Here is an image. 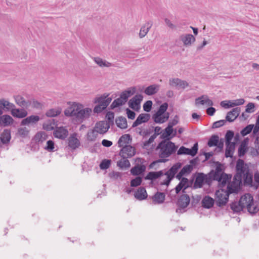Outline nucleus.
I'll return each instance as SVG.
<instances>
[{"label": "nucleus", "instance_id": "nucleus-62", "mask_svg": "<svg viewBox=\"0 0 259 259\" xmlns=\"http://www.w3.org/2000/svg\"><path fill=\"white\" fill-rule=\"evenodd\" d=\"M18 133L21 136L25 137L28 135L29 130L25 127H20L18 129Z\"/></svg>", "mask_w": 259, "mask_h": 259}, {"label": "nucleus", "instance_id": "nucleus-5", "mask_svg": "<svg viewBox=\"0 0 259 259\" xmlns=\"http://www.w3.org/2000/svg\"><path fill=\"white\" fill-rule=\"evenodd\" d=\"M239 202L243 208H246L250 213H255L259 210L258 207L254 204L252 196L249 193L241 196Z\"/></svg>", "mask_w": 259, "mask_h": 259}, {"label": "nucleus", "instance_id": "nucleus-44", "mask_svg": "<svg viewBox=\"0 0 259 259\" xmlns=\"http://www.w3.org/2000/svg\"><path fill=\"white\" fill-rule=\"evenodd\" d=\"M174 128L170 126L167 125L162 133L161 136L163 139H167L169 141V139H171L170 137L172 136Z\"/></svg>", "mask_w": 259, "mask_h": 259}, {"label": "nucleus", "instance_id": "nucleus-61", "mask_svg": "<svg viewBox=\"0 0 259 259\" xmlns=\"http://www.w3.org/2000/svg\"><path fill=\"white\" fill-rule=\"evenodd\" d=\"M234 137V133L232 131H228L226 134V143H231V140Z\"/></svg>", "mask_w": 259, "mask_h": 259}, {"label": "nucleus", "instance_id": "nucleus-1", "mask_svg": "<svg viewBox=\"0 0 259 259\" xmlns=\"http://www.w3.org/2000/svg\"><path fill=\"white\" fill-rule=\"evenodd\" d=\"M236 174L234 176L232 183L239 188L242 180L246 185H251L252 183V174L248 165L244 161L239 159L236 163Z\"/></svg>", "mask_w": 259, "mask_h": 259}, {"label": "nucleus", "instance_id": "nucleus-15", "mask_svg": "<svg viewBox=\"0 0 259 259\" xmlns=\"http://www.w3.org/2000/svg\"><path fill=\"white\" fill-rule=\"evenodd\" d=\"M53 135L55 138L64 140L68 136V131L65 127H56L54 131Z\"/></svg>", "mask_w": 259, "mask_h": 259}, {"label": "nucleus", "instance_id": "nucleus-21", "mask_svg": "<svg viewBox=\"0 0 259 259\" xmlns=\"http://www.w3.org/2000/svg\"><path fill=\"white\" fill-rule=\"evenodd\" d=\"M76 134H73L68 138V146L72 149H75L80 145V142Z\"/></svg>", "mask_w": 259, "mask_h": 259}, {"label": "nucleus", "instance_id": "nucleus-28", "mask_svg": "<svg viewBox=\"0 0 259 259\" xmlns=\"http://www.w3.org/2000/svg\"><path fill=\"white\" fill-rule=\"evenodd\" d=\"M169 118V113H166L165 114H155L153 116L154 121L157 123H163L166 121Z\"/></svg>", "mask_w": 259, "mask_h": 259}, {"label": "nucleus", "instance_id": "nucleus-14", "mask_svg": "<svg viewBox=\"0 0 259 259\" xmlns=\"http://www.w3.org/2000/svg\"><path fill=\"white\" fill-rule=\"evenodd\" d=\"M169 85L176 87L178 89H185L189 86V83L185 80L179 78H171L169 81Z\"/></svg>", "mask_w": 259, "mask_h": 259}, {"label": "nucleus", "instance_id": "nucleus-13", "mask_svg": "<svg viewBox=\"0 0 259 259\" xmlns=\"http://www.w3.org/2000/svg\"><path fill=\"white\" fill-rule=\"evenodd\" d=\"M135 154V148L131 145H125L122 147L120 152V156L124 158H127L133 156Z\"/></svg>", "mask_w": 259, "mask_h": 259}, {"label": "nucleus", "instance_id": "nucleus-30", "mask_svg": "<svg viewBox=\"0 0 259 259\" xmlns=\"http://www.w3.org/2000/svg\"><path fill=\"white\" fill-rule=\"evenodd\" d=\"M193 169V166L191 165H186L184 166L176 176L177 179L181 180L183 176L186 174H190Z\"/></svg>", "mask_w": 259, "mask_h": 259}, {"label": "nucleus", "instance_id": "nucleus-8", "mask_svg": "<svg viewBox=\"0 0 259 259\" xmlns=\"http://www.w3.org/2000/svg\"><path fill=\"white\" fill-rule=\"evenodd\" d=\"M198 149V144L195 143L191 149L187 148L184 146H182L178 150V155H189L194 156L197 153Z\"/></svg>", "mask_w": 259, "mask_h": 259}, {"label": "nucleus", "instance_id": "nucleus-36", "mask_svg": "<svg viewBox=\"0 0 259 259\" xmlns=\"http://www.w3.org/2000/svg\"><path fill=\"white\" fill-rule=\"evenodd\" d=\"M48 138V135L44 132H40L37 133L35 137L34 140L36 143L37 144H41L43 143L45 141L47 140Z\"/></svg>", "mask_w": 259, "mask_h": 259}, {"label": "nucleus", "instance_id": "nucleus-10", "mask_svg": "<svg viewBox=\"0 0 259 259\" xmlns=\"http://www.w3.org/2000/svg\"><path fill=\"white\" fill-rule=\"evenodd\" d=\"M245 102L243 99H239L234 100L223 101L221 102V105L224 108L227 109L236 106L243 105Z\"/></svg>", "mask_w": 259, "mask_h": 259}, {"label": "nucleus", "instance_id": "nucleus-63", "mask_svg": "<svg viewBox=\"0 0 259 259\" xmlns=\"http://www.w3.org/2000/svg\"><path fill=\"white\" fill-rule=\"evenodd\" d=\"M156 138V135H153L151 136L147 141H145L143 142V147L147 148L153 142L154 139Z\"/></svg>", "mask_w": 259, "mask_h": 259}, {"label": "nucleus", "instance_id": "nucleus-57", "mask_svg": "<svg viewBox=\"0 0 259 259\" xmlns=\"http://www.w3.org/2000/svg\"><path fill=\"white\" fill-rule=\"evenodd\" d=\"M111 164V160L104 159L102 161L100 164V167L101 169H106L108 168Z\"/></svg>", "mask_w": 259, "mask_h": 259}, {"label": "nucleus", "instance_id": "nucleus-22", "mask_svg": "<svg viewBox=\"0 0 259 259\" xmlns=\"http://www.w3.org/2000/svg\"><path fill=\"white\" fill-rule=\"evenodd\" d=\"M15 107V105L8 101L2 99H0V109H4L6 111H11Z\"/></svg>", "mask_w": 259, "mask_h": 259}, {"label": "nucleus", "instance_id": "nucleus-49", "mask_svg": "<svg viewBox=\"0 0 259 259\" xmlns=\"http://www.w3.org/2000/svg\"><path fill=\"white\" fill-rule=\"evenodd\" d=\"M44 148L45 150L50 152H54L57 150L55 146V143L52 140H48L47 142L46 146Z\"/></svg>", "mask_w": 259, "mask_h": 259}, {"label": "nucleus", "instance_id": "nucleus-26", "mask_svg": "<svg viewBox=\"0 0 259 259\" xmlns=\"http://www.w3.org/2000/svg\"><path fill=\"white\" fill-rule=\"evenodd\" d=\"M11 114L14 117L22 118L27 116V112L24 109H16L14 107L11 112Z\"/></svg>", "mask_w": 259, "mask_h": 259}, {"label": "nucleus", "instance_id": "nucleus-9", "mask_svg": "<svg viewBox=\"0 0 259 259\" xmlns=\"http://www.w3.org/2000/svg\"><path fill=\"white\" fill-rule=\"evenodd\" d=\"M143 100L141 95H136L130 100L128 104L129 107L135 111H138L140 108V104Z\"/></svg>", "mask_w": 259, "mask_h": 259}, {"label": "nucleus", "instance_id": "nucleus-4", "mask_svg": "<svg viewBox=\"0 0 259 259\" xmlns=\"http://www.w3.org/2000/svg\"><path fill=\"white\" fill-rule=\"evenodd\" d=\"M157 148L159 149V156L162 158L159 160L158 161L164 162L167 161V159L164 158L169 157L175 153L177 147L171 141H162L159 144Z\"/></svg>", "mask_w": 259, "mask_h": 259}, {"label": "nucleus", "instance_id": "nucleus-42", "mask_svg": "<svg viewBox=\"0 0 259 259\" xmlns=\"http://www.w3.org/2000/svg\"><path fill=\"white\" fill-rule=\"evenodd\" d=\"M108 94H104L102 96L99 97H97L94 99V103H98L99 105H100L102 107L106 109L108 106L106 105V103L105 101V98H106L108 97Z\"/></svg>", "mask_w": 259, "mask_h": 259}, {"label": "nucleus", "instance_id": "nucleus-25", "mask_svg": "<svg viewBox=\"0 0 259 259\" xmlns=\"http://www.w3.org/2000/svg\"><path fill=\"white\" fill-rule=\"evenodd\" d=\"M14 99L16 104L20 107L27 108L30 106L29 101H25L24 98L20 95L15 96Z\"/></svg>", "mask_w": 259, "mask_h": 259}, {"label": "nucleus", "instance_id": "nucleus-23", "mask_svg": "<svg viewBox=\"0 0 259 259\" xmlns=\"http://www.w3.org/2000/svg\"><path fill=\"white\" fill-rule=\"evenodd\" d=\"M189 196L186 194L182 195L178 200L179 205L182 208H186L190 203Z\"/></svg>", "mask_w": 259, "mask_h": 259}, {"label": "nucleus", "instance_id": "nucleus-29", "mask_svg": "<svg viewBox=\"0 0 259 259\" xmlns=\"http://www.w3.org/2000/svg\"><path fill=\"white\" fill-rule=\"evenodd\" d=\"M134 196L136 199L142 200L147 198V194L144 187H140L135 192Z\"/></svg>", "mask_w": 259, "mask_h": 259}, {"label": "nucleus", "instance_id": "nucleus-2", "mask_svg": "<svg viewBox=\"0 0 259 259\" xmlns=\"http://www.w3.org/2000/svg\"><path fill=\"white\" fill-rule=\"evenodd\" d=\"M92 113L91 108H83V105L80 103H74L72 106L65 110V115L71 116L77 122L81 123L90 117Z\"/></svg>", "mask_w": 259, "mask_h": 259}, {"label": "nucleus", "instance_id": "nucleus-56", "mask_svg": "<svg viewBox=\"0 0 259 259\" xmlns=\"http://www.w3.org/2000/svg\"><path fill=\"white\" fill-rule=\"evenodd\" d=\"M168 108V104L164 103L161 105L159 107V109L155 114H165V113Z\"/></svg>", "mask_w": 259, "mask_h": 259}, {"label": "nucleus", "instance_id": "nucleus-24", "mask_svg": "<svg viewBox=\"0 0 259 259\" xmlns=\"http://www.w3.org/2000/svg\"><path fill=\"white\" fill-rule=\"evenodd\" d=\"M13 118L9 115H4L0 116V125L7 126L13 122Z\"/></svg>", "mask_w": 259, "mask_h": 259}, {"label": "nucleus", "instance_id": "nucleus-12", "mask_svg": "<svg viewBox=\"0 0 259 259\" xmlns=\"http://www.w3.org/2000/svg\"><path fill=\"white\" fill-rule=\"evenodd\" d=\"M181 167L180 163H177L174 165L166 173V181L164 182L162 184L168 185L171 179L174 177L175 175L178 172L179 169Z\"/></svg>", "mask_w": 259, "mask_h": 259}, {"label": "nucleus", "instance_id": "nucleus-60", "mask_svg": "<svg viewBox=\"0 0 259 259\" xmlns=\"http://www.w3.org/2000/svg\"><path fill=\"white\" fill-rule=\"evenodd\" d=\"M136 133L142 136H146L148 134V130L143 127H138L136 129Z\"/></svg>", "mask_w": 259, "mask_h": 259}, {"label": "nucleus", "instance_id": "nucleus-51", "mask_svg": "<svg viewBox=\"0 0 259 259\" xmlns=\"http://www.w3.org/2000/svg\"><path fill=\"white\" fill-rule=\"evenodd\" d=\"M117 165L121 168H128L130 166V162L126 158H124L117 162Z\"/></svg>", "mask_w": 259, "mask_h": 259}, {"label": "nucleus", "instance_id": "nucleus-33", "mask_svg": "<svg viewBox=\"0 0 259 259\" xmlns=\"http://www.w3.org/2000/svg\"><path fill=\"white\" fill-rule=\"evenodd\" d=\"M132 140L131 138V136L128 134H125L122 135L118 140V144L119 146L120 147H122L127 145V144H128Z\"/></svg>", "mask_w": 259, "mask_h": 259}, {"label": "nucleus", "instance_id": "nucleus-50", "mask_svg": "<svg viewBox=\"0 0 259 259\" xmlns=\"http://www.w3.org/2000/svg\"><path fill=\"white\" fill-rule=\"evenodd\" d=\"M219 137L217 135H212L209 139L207 145L209 147L216 146L219 143Z\"/></svg>", "mask_w": 259, "mask_h": 259}, {"label": "nucleus", "instance_id": "nucleus-55", "mask_svg": "<svg viewBox=\"0 0 259 259\" xmlns=\"http://www.w3.org/2000/svg\"><path fill=\"white\" fill-rule=\"evenodd\" d=\"M231 208L235 212H238L242 211L243 208L240 205V202H234L232 203L231 205Z\"/></svg>", "mask_w": 259, "mask_h": 259}, {"label": "nucleus", "instance_id": "nucleus-32", "mask_svg": "<svg viewBox=\"0 0 259 259\" xmlns=\"http://www.w3.org/2000/svg\"><path fill=\"white\" fill-rule=\"evenodd\" d=\"M99 135H101L100 134L98 133V132L94 127L93 129L88 131L87 133V139L89 141L93 142L99 138Z\"/></svg>", "mask_w": 259, "mask_h": 259}, {"label": "nucleus", "instance_id": "nucleus-6", "mask_svg": "<svg viewBox=\"0 0 259 259\" xmlns=\"http://www.w3.org/2000/svg\"><path fill=\"white\" fill-rule=\"evenodd\" d=\"M231 178V176L222 172L221 170H219L218 168H217V171L214 174L213 178V180L218 181L219 185L222 188L225 186L227 183L229 184L231 182H229Z\"/></svg>", "mask_w": 259, "mask_h": 259}, {"label": "nucleus", "instance_id": "nucleus-35", "mask_svg": "<svg viewBox=\"0 0 259 259\" xmlns=\"http://www.w3.org/2000/svg\"><path fill=\"white\" fill-rule=\"evenodd\" d=\"M115 123L117 126L121 129H125L127 127V120L124 117H118L116 119Z\"/></svg>", "mask_w": 259, "mask_h": 259}, {"label": "nucleus", "instance_id": "nucleus-40", "mask_svg": "<svg viewBox=\"0 0 259 259\" xmlns=\"http://www.w3.org/2000/svg\"><path fill=\"white\" fill-rule=\"evenodd\" d=\"M11 134L9 130H5L0 138V143H2L4 144L8 143L11 139Z\"/></svg>", "mask_w": 259, "mask_h": 259}, {"label": "nucleus", "instance_id": "nucleus-20", "mask_svg": "<svg viewBox=\"0 0 259 259\" xmlns=\"http://www.w3.org/2000/svg\"><path fill=\"white\" fill-rule=\"evenodd\" d=\"M241 111V109L239 107H236L232 109V111L228 112L226 119L229 122H232L235 120L239 116Z\"/></svg>", "mask_w": 259, "mask_h": 259}, {"label": "nucleus", "instance_id": "nucleus-34", "mask_svg": "<svg viewBox=\"0 0 259 259\" xmlns=\"http://www.w3.org/2000/svg\"><path fill=\"white\" fill-rule=\"evenodd\" d=\"M159 86L157 84H152L147 87L144 91L145 94L147 95H153L156 94L159 90Z\"/></svg>", "mask_w": 259, "mask_h": 259}, {"label": "nucleus", "instance_id": "nucleus-64", "mask_svg": "<svg viewBox=\"0 0 259 259\" xmlns=\"http://www.w3.org/2000/svg\"><path fill=\"white\" fill-rule=\"evenodd\" d=\"M246 152V148L244 145L242 144L239 148L238 154L240 157L243 156Z\"/></svg>", "mask_w": 259, "mask_h": 259}, {"label": "nucleus", "instance_id": "nucleus-27", "mask_svg": "<svg viewBox=\"0 0 259 259\" xmlns=\"http://www.w3.org/2000/svg\"><path fill=\"white\" fill-rule=\"evenodd\" d=\"M136 88L135 87L131 88L128 89L127 90L123 91L120 97L124 102H126L128 98L134 95L136 92Z\"/></svg>", "mask_w": 259, "mask_h": 259}, {"label": "nucleus", "instance_id": "nucleus-48", "mask_svg": "<svg viewBox=\"0 0 259 259\" xmlns=\"http://www.w3.org/2000/svg\"><path fill=\"white\" fill-rule=\"evenodd\" d=\"M61 109L59 107L51 109L47 111L46 115L48 117H55L59 115L61 113Z\"/></svg>", "mask_w": 259, "mask_h": 259}, {"label": "nucleus", "instance_id": "nucleus-37", "mask_svg": "<svg viewBox=\"0 0 259 259\" xmlns=\"http://www.w3.org/2000/svg\"><path fill=\"white\" fill-rule=\"evenodd\" d=\"M225 156L226 157H232L234 153L235 149V143L234 142L227 143Z\"/></svg>", "mask_w": 259, "mask_h": 259}, {"label": "nucleus", "instance_id": "nucleus-19", "mask_svg": "<svg viewBox=\"0 0 259 259\" xmlns=\"http://www.w3.org/2000/svg\"><path fill=\"white\" fill-rule=\"evenodd\" d=\"M150 117V115L147 113L140 114L133 122L132 127H137L143 123L147 122L149 120Z\"/></svg>", "mask_w": 259, "mask_h": 259}, {"label": "nucleus", "instance_id": "nucleus-41", "mask_svg": "<svg viewBox=\"0 0 259 259\" xmlns=\"http://www.w3.org/2000/svg\"><path fill=\"white\" fill-rule=\"evenodd\" d=\"M146 167L144 165H136L131 169V172L133 175L138 176L145 171Z\"/></svg>", "mask_w": 259, "mask_h": 259}, {"label": "nucleus", "instance_id": "nucleus-58", "mask_svg": "<svg viewBox=\"0 0 259 259\" xmlns=\"http://www.w3.org/2000/svg\"><path fill=\"white\" fill-rule=\"evenodd\" d=\"M142 181V178L141 177H137L131 181V186L132 187H137L141 185Z\"/></svg>", "mask_w": 259, "mask_h": 259}, {"label": "nucleus", "instance_id": "nucleus-31", "mask_svg": "<svg viewBox=\"0 0 259 259\" xmlns=\"http://www.w3.org/2000/svg\"><path fill=\"white\" fill-rule=\"evenodd\" d=\"M39 117L37 115H31L23 119L21 121V125H28L30 123H36L39 120Z\"/></svg>", "mask_w": 259, "mask_h": 259}, {"label": "nucleus", "instance_id": "nucleus-47", "mask_svg": "<svg viewBox=\"0 0 259 259\" xmlns=\"http://www.w3.org/2000/svg\"><path fill=\"white\" fill-rule=\"evenodd\" d=\"M151 24L148 22L146 23L144 25H143L140 30L139 32V36L141 38L144 37L148 32L150 28L151 27Z\"/></svg>", "mask_w": 259, "mask_h": 259}, {"label": "nucleus", "instance_id": "nucleus-54", "mask_svg": "<svg viewBox=\"0 0 259 259\" xmlns=\"http://www.w3.org/2000/svg\"><path fill=\"white\" fill-rule=\"evenodd\" d=\"M125 103L120 97H119L112 103L111 106L112 108H114L122 106Z\"/></svg>", "mask_w": 259, "mask_h": 259}, {"label": "nucleus", "instance_id": "nucleus-43", "mask_svg": "<svg viewBox=\"0 0 259 259\" xmlns=\"http://www.w3.org/2000/svg\"><path fill=\"white\" fill-rule=\"evenodd\" d=\"M56 126V123L54 119L46 120L43 124V128L50 131L54 129Z\"/></svg>", "mask_w": 259, "mask_h": 259}, {"label": "nucleus", "instance_id": "nucleus-39", "mask_svg": "<svg viewBox=\"0 0 259 259\" xmlns=\"http://www.w3.org/2000/svg\"><path fill=\"white\" fill-rule=\"evenodd\" d=\"M152 199L155 204L162 203L165 200V194L163 193L157 192L153 196Z\"/></svg>", "mask_w": 259, "mask_h": 259}, {"label": "nucleus", "instance_id": "nucleus-52", "mask_svg": "<svg viewBox=\"0 0 259 259\" xmlns=\"http://www.w3.org/2000/svg\"><path fill=\"white\" fill-rule=\"evenodd\" d=\"M29 103L30 104V106L37 109H41L44 106L42 103L35 99H32L29 101Z\"/></svg>", "mask_w": 259, "mask_h": 259}, {"label": "nucleus", "instance_id": "nucleus-17", "mask_svg": "<svg viewBox=\"0 0 259 259\" xmlns=\"http://www.w3.org/2000/svg\"><path fill=\"white\" fill-rule=\"evenodd\" d=\"M195 104L197 106L202 105L211 106L213 105V102L207 95H202L195 99Z\"/></svg>", "mask_w": 259, "mask_h": 259}, {"label": "nucleus", "instance_id": "nucleus-45", "mask_svg": "<svg viewBox=\"0 0 259 259\" xmlns=\"http://www.w3.org/2000/svg\"><path fill=\"white\" fill-rule=\"evenodd\" d=\"M94 60L96 63H97L100 67H110L112 66V63L107 62L100 57H95L94 58Z\"/></svg>", "mask_w": 259, "mask_h": 259}, {"label": "nucleus", "instance_id": "nucleus-7", "mask_svg": "<svg viewBox=\"0 0 259 259\" xmlns=\"http://www.w3.org/2000/svg\"><path fill=\"white\" fill-rule=\"evenodd\" d=\"M211 180L210 176L203 173H198L196 175L195 181L194 183V187L195 188H201L204 183L209 184Z\"/></svg>", "mask_w": 259, "mask_h": 259}, {"label": "nucleus", "instance_id": "nucleus-59", "mask_svg": "<svg viewBox=\"0 0 259 259\" xmlns=\"http://www.w3.org/2000/svg\"><path fill=\"white\" fill-rule=\"evenodd\" d=\"M152 102L150 100L146 101L143 105V109L146 112H149L151 110Z\"/></svg>", "mask_w": 259, "mask_h": 259}, {"label": "nucleus", "instance_id": "nucleus-11", "mask_svg": "<svg viewBox=\"0 0 259 259\" xmlns=\"http://www.w3.org/2000/svg\"><path fill=\"white\" fill-rule=\"evenodd\" d=\"M94 128L101 135H103L108 131L110 125L106 121H99L95 124Z\"/></svg>", "mask_w": 259, "mask_h": 259}, {"label": "nucleus", "instance_id": "nucleus-16", "mask_svg": "<svg viewBox=\"0 0 259 259\" xmlns=\"http://www.w3.org/2000/svg\"><path fill=\"white\" fill-rule=\"evenodd\" d=\"M180 39L184 46H191L196 40L195 37L191 34H183L180 36Z\"/></svg>", "mask_w": 259, "mask_h": 259}, {"label": "nucleus", "instance_id": "nucleus-53", "mask_svg": "<svg viewBox=\"0 0 259 259\" xmlns=\"http://www.w3.org/2000/svg\"><path fill=\"white\" fill-rule=\"evenodd\" d=\"M253 126V124H249L247 125L245 127H244L241 131V135L244 137L249 134L252 131Z\"/></svg>", "mask_w": 259, "mask_h": 259}, {"label": "nucleus", "instance_id": "nucleus-18", "mask_svg": "<svg viewBox=\"0 0 259 259\" xmlns=\"http://www.w3.org/2000/svg\"><path fill=\"white\" fill-rule=\"evenodd\" d=\"M181 181L179 183V184L175 188L176 192L177 194L179 193V192L182 190L184 193H185V190L189 187V181L187 178H183L181 179Z\"/></svg>", "mask_w": 259, "mask_h": 259}, {"label": "nucleus", "instance_id": "nucleus-46", "mask_svg": "<svg viewBox=\"0 0 259 259\" xmlns=\"http://www.w3.org/2000/svg\"><path fill=\"white\" fill-rule=\"evenodd\" d=\"M163 175L162 171L149 172L145 177L146 180H154Z\"/></svg>", "mask_w": 259, "mask_h": 259}, {"label": "nucleus", "instance_id": "nucleus-38", "mask_svg": "<svg viewBox=\"0 0 259 259\" xmlns=\"http://www.w3.org/2000/svg\"><path fill=\"white\" fill-rule=\"evenodd\" d=\"M202 206L206 208L212 207L214 204V200L208 196H205L202 201Z\"/></svg>", "mask_w": 259, "mask_h": 259}, {"label": "nucleus", "instance_id": "nucleus-3", "mask_svg": "<svg viewBox=\"0 0 259 259\" xmlns=\"http://www.w3.org/2000/svg\"><path fill=\"white\" fill-rule=\"evenodd\" d=\"M238 188L234 183H229L227 185V189L221 188L215 192L217 203L219 206L226 205L228 201L229 195L232 193H236Z\"/></svg>", "mask_w": 259, "mask_h": 259}]
</instances>
